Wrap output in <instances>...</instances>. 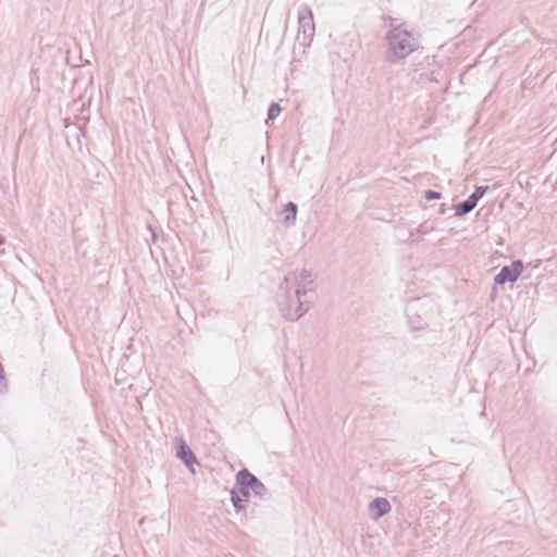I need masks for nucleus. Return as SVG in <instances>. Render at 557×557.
<instances>
[{
	"mask_svg": "<svg viewBox=\"0 0 557 557\" xmlns=\"http://www.w3.org/2000/svg\"><path fill=\"white\" fill-rule=\"evenodd\" d=\"M387 49L385 60L397 64L420 48L419 41L406 28L405 24L392 27L385 35Z\"/></svg>",
	"mask_w": 557,
	"mask_h": 557,
	"instance_id": "nucleus-1",
	"label": "nucleus"
},
{
	"mask_svg": "<svg viewBox=\"0 0 557 557\" xmlns=\"http://www.w3.org/2000/svg\"><path fill=\"white\" fill-rule=\"evenodd\" d=\"M311 299L302 296V293L288 287L286 284L278 285L276 304L281 315L287 321H297L310 309Z\"/></svg>",
	"mask_w": 557,
	"mask_h": 557,
	"instance_id": "nucleus-2",
	"label": "nucleus"
},
{
	"mask_svg": "<svg viewBox=\"0 0 557 557\" xmlns=\"http://www.w3.org/2000/svg\"><path fill=\"white\" fill-rule=\"evenodd\" d=\"M434 310V304L429 298H416L406 306V317L414 331L424 330Z\"/></svg>",
	"mask_w": 557,
	"mask_h": 557,
	"instance_id": "nucleus-3",
	"label": "nucleus"
},
{
	"mask_svg": "<svg viewBox=\"0 0 557 557\" xmlns=\"http://www.w3.org/2000/svg\"><path fill=\"white\" fill-rule=\"evenodd\" d=\"M235 488L245 498H248L251 493L256 497L262 498L268 493L267 486L246 468L237 472Z\"/></svg>",
	"mask_w": 557,
	"mask_h": 557,
	"instance_id": "nucleus-4",
	"label": "nucleus"
},
{
	"mask_svg": "<svg viewBox=\"0 0 557 557\" xmlns=\"http://www.w3.org/2000/svg\"><path fill=\"white\" fill-rule=\"evenodd\" d=\"M281 284H286L288 287L301 292L302 296L307 297L312 293L313 276L306 269L295 270L286 274Z\"/></svg>",
	"mask_w": 557,
	"mask_h": 557,
	"instance_id": "nucleus-5",
	"label": "nucleus"
},
{
	"mask_svg": "<svg viewBox=\"0 0 557 557\" xmlns=\"http://www.w3.org/2000/svg\"><path fill=\"white\" fill-rule=\"evenodd\" d=\"M299 30L302 33L304 38L311 40L314 36L315 26L313 21V13L309 5L304 4L298 10Z\"/></svg>",
	"mask_w": 557,
	"mask_h": 557,
	"instance_id": "nucleus-6",
	"label": "nucleus"
},
{
	"mask_svg": "<svg viewBox=\"0 0 557 557\" xmlns=\"http://www.w3.org/2000/svg\"><path fill=\"white\" fill-rule=\"evenodd\" d=\"M487 190L488 186H476L474 191L466 200L455 206V215L462 216L470 213Z\"/></svg>",
	"mask_w": 557,
	"mask_h": 557,
	"instance_id": "nucleus-7",
	"label": "nucleus"
},
{
	"mask_svg": "<svg viewBox=\"0 0 557 557\" xmlns=\"http://www.w3.org/2000/svg\"><path fill=\"white\" fill-rule=\"evenodd\" d=\"M522 272V260H515L511 265H505L500 269L499 273L494 277V283L503 285L505 283H513Z\"/></svg>",
	"mask_w": 557,
	"mask_h": 557,
	"instance_id": "nucleus-8",
	"label": "nucleus"
},
{
	"mask_svg": "<svg viewBox=\"0 0 557 557\" xmlns=\"http://www.w3.org/2000/svg\"><path fill=\"white\" fill-rule=\"evenodd\" d=\"M176 457L181 459L184 465L191 470V472H194L193 467L198 463V460L191 448L183 438H176Z\"/></svg>",
	"mask_w": 557,
	"mask_h": 557,
	"instance_id": "nucleus-9",
	"label": "nucleus"
},
{
	"mask_svg": "<svg viewBox=\"0 0 557 557\" xmlns=\"http://www.w3.org/2000/svg\"><path fill=\"white\" fill-rule=\"evenodd\" d=\"M392 507L389 502L384 497H376L369 504V512L372 519L377 520L388 513Z\"/></svg>",
	"mask_w": 557,
	"mask_h": 557,
	"instance_id": "nucleus-10",
	"label": "nucleus"
},
{
	"mask_svg": "<svg viewBox=\"0 0 557 557\" xmlns=\"http://www.w3.org/2000/svg\"><path fill=\"white\" fill-rule=\"evenodd\" d=\"M297 212L298 206L293 201H288L276 212V214L282 218V223L286 227H290L296 223Z\"/></svg>",
	"mask_w": 557,
	"mask_h": 557,
	"instance_id": "nucleus-11",
	"label": "nucleus"
},
{
	"mask_svg": "<svg viewBox=\"0 0 557 557\" xmlns=\"http://www.w3.org/2000/svg\"><path fill=\"white\" fill-rule=\"evenodd\" d=\"M435 226L432 223L423 222L417 228L409 232V238L414 239L416 237L422 238L423 236L433 232Z\"/></svg>",
	"mask_w": 557,
	"mask_h": 557,
	"instance_id": "nucleus-12",
	"label": "nucleus"
},
{
	"mask_svg": "<svg viewBox=\"0 0 557 557\" xmlns=\"http://www.w3.org/2000/svg\"><path fill=\"white\" fill-rule=\"evenodd\" d=\"M281 113V107L278 103H271L269 109H268V119L267 121H273L275 120L278 114Z\"/></svg>",
	"mask_w": 557,
	"mask_h": 557,
	"instance_id": "nucleus-13",
	"label": "nucleus"
},
{
	"mask_svg": "<svg viewBox=\"0 0 557 557\" xmlns=\"http://www.w3.org/2000/svg\"><path fill=\"white\" fill-rule=\"evenodd\" d=\"M231 500H232V504H233L234 508L236 509V511H239V510H242L244 508L243 505H242L243 499L237 494L235 487L231 492Z\"/></svg>",
	"mask_w": 557,
	"mask_h": 557,
	"instance_id": "nucleus-14",
	"label": "nucleus"
},
{
	"mask_svg": "<svg viewBox=\"0 0 557 557\" xmlns=\"http://www.w3.org/2000/svg\"><path fill=\"white\" fill-rule=\"evenodd\" d=\"M524 355H525V358H524V373H525V372L532 370L533 367H535V360L533 358H530L525 350H524Z\"/></svg>",
	"mask_w": 557,
	"mask_h": 557,
	"instance_id": "nucleus-15",
	"label": "nucleus"
},
{
	"mask_svg": "<svg viewBox=\"0 0 557 557\" xmlns=\"http://www.w3.org/2000/svg\"><path fill=\"white\" fill-rule=\"evenodd\" d=\"M424 198L426 200H436L442 198V194L435 190H425Z\"/></svg>",
	"mask_w": 557,
	"mask_h": 557,
	"instance_id": "nucleus-16",
	"label": "nucleus"
},
{
	"mask_svg": "<svg viewBox=\"0 0 557 557\" xmlns=\"http://www.w3.org/2000/svg\"><path fill=\"white\" fill-rule=\"evenodd\" d=\"M5 388H7V381H5V376H4V370H3L2 364L0 363V393L5 391Z\"/></svg>",
	"mask_w": 557,
	"mask_h": 557,
	"instance_id": "nucleus-17",
	"label": "nucleus"
},
{
	"mask_svg": "<svg viewBox=\"0 0 557 557\" xmlns=\"http://www.w3.org/2000/svg\"><path fill=\"white\" fill-rule=\"evenodd\" d=\"M5 243L4 237L0 234V246H2Z\"/></svg>",
	"mask_w": 557,
	"mask_h": 557,
	"instance_id": "nucleus-18",
	"label": "nucleus"
},
{
	"mask_svg": "<svg viewBox=\"0 0 557 557\" xmlns=\"http://www.w3.org/2000/svg\"><path fill=\"white\" fill-rule=\"evenodd\" d=\"M148 228L151 231V233H152V238H153V240H154V239H156V234H154V232L152 231V228H151V226H150V225L148 226Z\"/></svg>",
	"mask_w": 557,
	"mask_h": 557,
	"instance_id": "nucleus-19",
	"label": "nucleus"
},
{
	"mask_svg": "<svg viewBox=\"0 0 557 557\" xmlns=\"http://www.w3.org/2000/svg\"><path fill=\"white\" fill-rule=\"evenodd\" d=\"M530 287H531V286H527V285H524V294H529V288H530Z\"/></svg>",
	"mask_w": 557,
	"mask_h": 557,
	"instance_id": "nucleus-20",
	"label": "nucleus"
},
{
	"mask_svg": "<svg viewBox=\"0 0 557 557\" xmlns=\"http://www.w3.org/2000/svg\"><path fill=\"white\" fill-rule=\"evenodd\" d=\"M445 212V208H444V205H442L441 207V213H444Z\"/></svg>",
	"mask_w": 557,
	"mask_h": 557,
	"instance_id": "nucleus-21",
	"label": "nucleus"
}]
</instances>
